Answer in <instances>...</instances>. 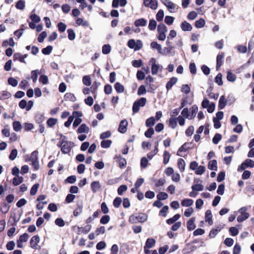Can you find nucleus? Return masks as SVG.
Returning a JSON list of instances; mask_svg holds the SVG:
<instances>
[{"instance_id": "nucleus-1", "label": "nucleus", "mask_w": 254, "mask_h": 254, "mask_svg": "<svg viewBox=\"0 0 254 254\" xmlns=\"http://www.w3.org/2000/svg\"><path fill=\"white\" fill-rule=\"evenodd\" d=\"M148 218L147 214L143 213H139L136 214H133L129 216V222L132 223H143L145 222Z\"/></svg>"}, {"instance_id": "nucleus-2", "label": "nucleus", "mask_w": 254, "mask_h": 254, "mask_svg": "<svg viewBox=\"0 0 254 254\" xmlns=\"http://www.w3.org/2000/svg\"><path fill=\"white\" fill-rule=\"evenodd\" d=\"M74 143L71 141H68L64 139H62L60 144L61 151L64 154L69 153L71 150L72 147L73 146Z\"/></svg>"}, {"instance_id": "nucleus-3", "label": "nucleus", "mask_w": 254, "mask_h": 254, "mask_svg": "<svg viewBox=\"0 0 254 254\" xmlns=\"http://www.w3.org/2000/svg\"><path fill=\"white\" fill-rule=\"evenodd\" d=\"M127 46L134 51H138L142 47V43L140 40H137L136 42L134 39H130L128 41Z\"/></svg>"}, {"instance_id": "nucleus-4", "label": "nucleus", "mask_w": 254, "mask_h": 254, "mask_svg": "<svg viewBox=\"0 0 254 254\" xmlns=\"http://www.w3.org/2000/svg\"><path fill=\"white\" fill-rule=\"evenodd\" d=\"M143 4L152 9H156L158 7V1L157 0H143Z\"/></svg>"}, {"instance_id": "nucleus-5", "label": "nucleus", "mask_w": 254, "mask_h": 254, "mask_svg": "<svg viewBox=\"0 0 254 254\" xmlns=\"http://www.w3.org/2000/svg\"><path fill=\"white\" fill-rule=\"evenodd\" d=\"M151 62L152 63L151 66V73L153 75L157 74L159 69H162V66L156 64V60L154 58H151Z\"/></svg>"}, {"instance_id": "nucleus-6", "label": "nucleus", "mask_w": 254, "mask_h": 254, "mask_svg": "<svg viewBox=\"0 0 254 254\" xmlns=\"http://www.w3.org/2000/svg\"><path fill=\"white\" fill-rule=\"evenodd\" d=\"M73 115L77 116V117L75 119L72 125L73 127L74 128L78 127L82 122L81 119L80 118V117L82 116V113L78 111H74Z\"/></svg>"}, {"instance_id": "nucleus-7", "label": "nucleus", "mask_w": 254, "mask_h": 254, "mask_svg": "<svg viewBox=\"0 0 254 254\" xmlns=\"http://www.w3.org/2000/svg\"><path fill=\"white\" fill-rule=\"evenodd\" d=\"M127 125L128 122L126 119L121 121L119 124L118 131L122 133H125L127 130Z\"/></svg>"}, {"instance_id": "nucleus-8", "label": "nucleus", "mask_w": 254, "mask_h": 254, "mask_svg": "<svg viewBox=\"0 0 254 254\" xmlns=\"http://www.w3.org/2000/svg\"><path fill=\"white\" fill-rule=\"evenodd\" d=\"M40 237L38 235L33 236L30 241V246L33 249H36L38 243L40 242Z\"/></svg>"}, {"instance_id": "nucleus-9", "label": "nucleus", "mask_w": 254, "mask_h": 254, "mask_svg": "<svg viewBox=\"0 0 254 254\" xmlns=\"http://www.w3.org/2000/svg\"><path fill=\"white\" fill-rule=\"evenodd\" d=\"M195 219V217H192L187 222V227L189 231H192L195 228L196 226L194 224Z\"/></svg>"}, {"instance_id": "nucleus-10", "label": "nucleus", "mask_w": 254, "mask_h": 254, "mask_svg": "<svg viewBox=\"0 0 254 254\" xmlns=\"http://www.w3.org/2000/svg\"><path fill=\"white\" fill-rule=\"evenodd\" d=\"M178 81V78L175 77H173L170 78L169 81L167 82L166 85V88L167 91H169L172 88L173 86L175 85Z\"/></svg>"}, {"instance_id": "nucleus-11", "label": "nucleus", "mask_w": 254, "mask_h": 254, "mask_svg": "<svg viewBox=\"0 0 254 254\" xmlns=\"http://www.w3.org/2000/svg\"><path fill=\"white\" fill-rule=\"evenodd\" d=\"M180 26H181L182 30L184 31H190L192 29V27L191 24H190L189 23H188L186 21H183L181 24Z\"/></svg>"}, {"instance_id": "nucleus-12", "label": "nucleus", "mask_w": 254, "mask_h": 254, "mask_svg": "<svg viewBox=\"0 0 254 254\" xmlns=\"http://www.w3.org/2000/svg\"><path fill=\"white\" fill-rule=\"evenodd\" d=\"M101 188V185L99 181H93L91 184V189L94 193H96Z\"/></svg>"}, {"instance_id": "nucleus-13", "label": "nucleus", "mask_w": 254, "mask_h": 254, "mask_svg": "<svg viewBox=\"0 0 254 254\" xmlns=\"http://www.w3.org/2000/svg\"><path fill=\"white\" fill-rule=\"evenodd\" d=\"M191 142L185 143L178 150L177 155L179 156H183L180 153L182 152H185L190 147L188 146L189 145H191Z\"/></svg>"}, {"instance_id": "nucleus-14", "label": "nucleus", "mask_w": 254, "mask_h": 254, "mask_svg": "<svg viewBox=\"0 0 254 254\" xmlns=\"http://www.w3.org/2000/svg\"><path fill=\"white\" fill-rule=\"evenodd\" d=\"M89 128L85 124H81L77 130L78 133H88L89 131Z\"/></svg>"}, {"instance_id": "nucleus-15", "label": "nucleus", "mask_w": 254, "mask_h": 254, "mask_svg": "<svg viewBox=\"0 0 254 254\" xmlns=\"http://www.w3.org/2000/svg\"><path fill=\"white\" fill-rule=\"evenodd\" d=\"M13 58L14 61H18L21 63L26 64V61L22 57V55L20 53H15L14 54Z\"/></svg>"}, {"instance_id": "nucleus-16", "label": "nucleus", "mask_w": 254, "mask_h": 254, "mask_svg": "<svg viewBox=\"0 0 254 254\" xmlns=\"http://www.w3.org/2000/svg\"><path fill=\"white\" fill-rule=\"evenodd\" d=\"M212 217V216L211 210H207L205 214V221L207 222L210 225H212L213 223Z\"/></svg>"}, {"instance_id": "nucleus-17", "label": "nucleus", "mask_w": 254, "mask_h": 254, "mask_svg": "<svg viewBox=\"0 0 254 254\" xmlns=\"http://www.w3.org/2000/svg\"><path fill=\"white\" fill-rule=\"evenodd\" d=\"M224 56L223 54H219L216 59V69L218 70L223 64Z\"/></svg>"}, {"instance_id": "nucleus-18", "label": "nucleus", "mask_w": 254, "mask_h": 254, "mask_svg": "<svg viewBox=\"0 0 254 254\" xmlns=\"http://www.w3.org/2000/svg\"><path fill=\"white\" fill-rule=\"evenodd\" d=\"M161 1L169 9H174L175 8V5L170 0H161Z\"/></svg>"}, {"instance_id": "nucleus-19", "label": "nucleus", "mask_w": 254, "mask_h": 254, "mask_svg": "<svg viewBox=\"0 0 254 254\" xmlns=\"http://www.w3.org/2000/svg\"><path fill=\"white\" fill-rule=\"evenodd\" d=\"M136 27L144 26L147 24V20L144 18H140L136 20L134 23Z\"/></svg>"}, {"instance_id": "nucleus-20", "label": "nucleus", "mask_w": 254, "mask_h": 254, "mask_svg": "<svg viewBox=\"0 0 254 254\" xmlns=\"http://www.w3.org/2000/svg\"><path fill=\"white\" fill-rule=\"evenodd\" d=\"M227 104V101L225 99V96L222 95L219 100L218 108L219 109H223L225 108Z\"/></svg>"}, {"instance_id": "nucleus-21", "label": "nucleus", "mask_w": 254, "mask_h": 254, "mask_svg": "<svg viewBox=\"0 0 254 254\" xmlns=\"http://www.w3.org/2000/svg\"><path fill=\"white\" fill-rule=\"evenodd\" d=\"M45 116L44 114H42L40 113H38L35 115V120L37 124H42V123L45 120Z\"/></svg>"}, {"instance_id": "nucleus-22", "label": "nucleus", "mask_w": 254, "mask_h": 254, "mask_svg": "<svg viewBox=\"0 0 254 254\" xmlns=\"http://www.w3.org/2000/svg\"><path fill=\"white\" fill-rule=\"evenodd\" d=\"M114 88L117 91V92L119 93H121L124 92L125 88L124 86L120 82H116L115 84Z\"/></svg>"}, {"instance_id": "nucleus-23", "label": "nucleus", "mask_w": 254, "mask_h": 254, "mask_svg": "<svg viewBox=\"0 0 254 254\" xmlns=\"http://www.w3.org/2000/svg\"><path fill=\"white\" fill-rule=\"evenodd\" d=\"M217 161L213 160L208 162V168L211 170L216 171L217 169Z\"/></svg>"}, {"instance_id": "nucleus-24", "label": "nucleus", "mask_w": 254, "mask_h": 254, "mask_svg": "<svg viewBox=\"0 0 254 254\" xmlns=\"http://www.w3.org/2000/svg\"><path fill=\"white\" fill-rule=\"evenodd\" d=\"M156 241L153 238H148L145 242L144 247L151 248L155 245Z\"/></svg>"}, {"instance_id": "nucleus-25", "label": "nucleus", "mask_w": 254, "mask_h": 254, "mask_svg": "<svg viewBox=\"0 0 254 254\" xmlns=\"http://www.w3.org/2000/svg\"><path fill=\"white\" fill-rule=\"evenodd\" d=\"M23 181V178L22 177L17 176L13 178L12 184L14 186H16L21 184Z\"/></svg>"}, {"instance_id": "nucleus-26", "label": "nucleus", "mask_w": 254, "mask_h": 254, "mask_svg": "<svg viewBox=\"0 0 254 254\" xmlns=\"http://www.w3.org/2000/svg\"><path fill=\"white\" fill-rule=\"evenodd\" d=\"M155 123V119L153 117L149 118L146 120L145 125L147 127H151Z\"/></svg>"}, {"instance_id": "nucleus-27", "label": "nucleus", "mask_w": 254, "mask_h": 254, "mask_svg": "<svg viewBox=\"0 0 254 254\" xmlns=\"http://www.w3.org/2000/svg\"><path fill=\"white\" fill-rule=\"evenodd\" d=\"M193 201L191 199L185 198L181 202V204L183 206L189 207L193 204Z\"/></svg>"}, {"instance_id": "nucleus-28", "label": "nucleus", "mask_w": 254, "mask_h": 254, "mask_svg": "<svg viewBox=\"0 0 254 254\" xmlns=\"http://www.w3.org/2000/svg\"><path fill=\"white\" fill-rule=\"evenodd\" d=\"M185 162L184 159L182 158L179 159L178 161V166L181 172L184 171L185 169Z\"/></svg>"}, {"instance_id": "nucleus-29", "label": "nucleus", "mask_w": 254, "mask_h": 254, "mask_svg": "<svg viewBox=\"0 0 254 254\" xmlns=\"http://www.w3.org/2000/svg\"><path fill=\"white\" fill-rule=\"evenodd\" d=\"M64 99L65 101H70L74 102L76 98L74 94L71 93H66L64 96Z\"/></svg>"}, {"instance_id": "nucleus-30", "label": "nucleus", "mask_w": 254, "mask_h": 254, "mask_svg": "<svg viewBox=\"0 0 254 254\" xmlns=\"http://www.w3.org/2000/svg\"><path fill=\"white\" fill-rule=\"evenodd\" d=\"M169 127L172 128L174 129L177 126V118L171 117L169 120Z\"/></svg>"}, {"instance_id": "nucleus-31", "label": "nucleus", "mask_w": 254, "mask_h": 254, "mask_svg": "<svg viewBox=\"0 0 254 254\" xmlns=\"http://www.w3.org/2000/svg\"><path fill=\"white\" fill-rule=\"evenodd\" d=\"M227 79L230 82H234L236 79V75L231 71H228L227 72Z\"/></svg>"}, {"instance_id": "nucleus-32", "label": "nucleus", "mask_w": 254, "mask_h": 254, "mask_svg": "<svg viewBox=\"0 0 254 254\" xmlns=\"http://www.w3.org/2000/svg\"><path fill=\"white\" fill-rule=\"evenodd\" d=\"M11 96V94L7 91H3L0 92V100L8 99Z\"/></svg>"}, {"instance_id": "nucleus-33", "label": "nucleus", "mask_w": 254, "mask_h": 254, "mask_svg": "<svg viewBox=\"0 0 254 254\" xmlns=\"http://www.w3.org/2000/svg\"><path fill=\"white\" fill-rule=\"evenodd\" d=\"M180 214H176L173 217L167 219L166 222L168 224H173L180 218Z\"/></svg>"}, {"instance_id": "nucleus-34", "label": "nucleus", "mask_w": 254, "mask_h": 254, "mask_svg": "<svg viewBox=\"0 0 254 254\" xmlns=\"http://www.w3.org/2000/svg\"><path fill=\"white\" fill-rule=\"evenodd\" d=\"M157 31L158 33H166L167 31V28L165 24L161 23L158 25Z\"/></svg>"}, {"instance_id": "nucleus-35", "label": "nucleus", "mask_w": 254, "mask_h": 254, "mask_svg": "<svg viewBox=\"0 0 254 254\" xmlns=\"http://www.w3.org/2000/svg\"><path fill=\"white\" fill-rule=\"evenodd\" d=\"M205 24V20L203 18H200L195 22L194 25L197 28H201L204 27Z\"/></svg>"}, {"instance_id": "nucleus-36", "label": "nucleus", "mask_w": 254, "mask_h": 254, "mask_svg": "<svg viewBox=\"0 0 254 254\" xmlns=\"http://www.w3.org/2000/svg\"><path fill=\"white\" fill-rule=\"evenodd\" d=\"M151 47L153 49H156L159 54H161V53H162L161 46L160 44H158L157 42L155 41L151 42Z\"/></svg>"}, {"instance_id": "nucleus-37", "label": "nucleus", "mask_w": 254, "mask_h": 254, "mask_svg": "<svg viewBox=\"0 0 254 254\" xmlns=\"http://www.w3.org/2000/svg\"><path fill=\"white\" fill-rule=\"evenodd\" d=\"M112 142L111 140H103L101 142V146L103 148H108L111 146Z\"/></svg>"}, {"instance_id": "nucleus-38", "label": "nucleus", "mask_w": 254, "mask_h": 254, "mask_svg": "<svg viewBox=\"0 0 254 254\" xmlns=\"http://www.w3.org/2000/svg\"><path fill=\"white\" fill-rule=\"evenodd\" d=\"M111 50V47L109 44L104 45L102 47V52L103 54H109Z\"/></svg>"}, {"instance_id": "nucleus-39", "label": "nucleus", "mask_w": 254, "mask_h": 254, "mask_svg": "<svg viewBox=\"0 0 254 254\" xmlns=\"http://www.w3.org/2000/svg\"><path fill=\"white\" fill-rule=\"evenodd\" d=\"M83 83L86 86H90L91 84V78L89 75H85L82 78Z\"/></svg>"}, {"instance_id": "nucleus-40", "label": "nucleus", "mask_w": 254, "mask_h": 254, "mask_svg": "<svg viewBox=\"0 0 254 254\" xmlns=\"http://www.w3.org/2000/svg\"><path fill=\"white\" fill-rule=\"evenodd\" d=\"M168 197V194L165 192H160L157 195V198L159 200H165Z\"/></svg>"}, {"instance_id": "nucleus-41", "label": "nucleus", "mask_w": 254, "mask_h": 254, "mask_svg": "<svg viewBox=\"0 0 254 254\" xmlns=\"http://www.w3.org/2000/svg\"><path fill=\"white\" fill-rule=\"evenodd\" d=\"M39 73V71L38 69L34 70L31 71V78L32 79L34 83H35L37 81Z\"/></svg>"}, {"instance_id": "nucleus-42", "label": "nucleus", "mask_w": 254, "mask_h": 254, "mask_svg": "<svg viewBox=\"0 0 254 254\" xmlns=\"http://www.w3.org/2000/svg\"><path fill=\"white\" fill-rule=\"evenodd\" d=\"M12 126L13 129L15 131H19L22 128L21 123L19 121H14L12 123Z\"/></svg>"}, {"instance_id": "nucleus-43", "label": "nucleus", "mask_w": 254, "mask_h": 254, "mask_svg": "<svg viewBox=\"0 0 254 254\" xmlns=\"http://www.w3.org/2000/svg\"><path fill=\"white\" fill-rule=\"evenodd\" d=\"M215 82L219 86L222 85V74L221 73H219L216 75V76L215 78Z\"/></svg>"}, {"instance_id": "nucleus-44", "label": "nucleus", "mask_w": 254, "mask_h": 254, "mask_svg": "<svg viewBox=\"0 0 254 254\" xmlns=\"http://www.w3.org/2000/svg\"><path fill=\"white\" fill-rule=\"evenodd\" d=\"M170 154L167 151H165L163 153V163L166 165L169 161L170 158Z\"/></svg>"}, {"instance_id": "nucleus-45", "label": "nucleus", "mask_w": 254, "mask_h": 254, "mask_svg": "<svg viewBox=\"0 0 254 254\" xmlns=\"http://www.w3.org/2000/svg\"><path fill=\"white\" fill-rule=\"evenodd\" d=\"M78 229L80 230L79 231H81L82 233L87 234L90 231L91 229V225L88 224L84 227H78Z\"/></svg>"}, {"instance_id": "nucleus-46", "label": "nucleus", "mask_w": 254, "mask_h": 254, "mask_svg": "<svg viewBox=\"0 0 254 254\" xmlns=\"http://www.w3.org/2000/svg\"><path fill=\"white\" fill-rule=\"evenodd\" d=\"M156 26L157 22L154 19H152L150 20L148 25V28L149 30L152 31L154 30L156 28Z\"/></svg>"}, {"instance_id": "nucleus-47", "label": "nucleus", "mask_w": 254, "mask_h": 254, "mask_svg": "<svg viewBox=\"0 0 254 254\" xmlns=\"http://www.w3.org/2000/svg\"><path fill=\"white\" fill-rule=\"evenodd\" d=\"M68 33V38L69 40L72 41L75 38V33L72 29H68L67 30Z\"/></svg>"}, {"instance_id": "nucleus-48", "label": "nucleus", "mask_w": 254, "mask_h": 254, "mask_svg": "<svg viewBox=\"0 0 254 254\" xmlns=\"http://www.w3.org/2000/svg\"><path fill=\"white\" fill-rule=\"evenodd\" d=\"M191 189L194 191H202L203 190L204 187L201 184H194L191 187Z\"/></svg>"}, {"instance_id": "nucleus-49", "label": "nucleus", "mask_w": 254, "mask_h": 254, "mask_svg": "<svg viewBox=\"0 0 254 254\" xmlns=\"http://www.w3.org/2000/svg\"><path fill=\"white\" fill-rule=\"evenodd\" d=\"M57 119L55 118H50L47 121V124L49 127H53L57 123Z\"/></svg>"}, {"instance_id": "nucleus-50", "label": "nucleus", "mask_w": 254, "mask_h": 254, "mask_svg": "<svg viewBox=\"0 0 254 254\" xmlns=\"http://www.w3.org/2000/svg\"><path fill=\"white\" fill-rule=\"evenodd\" d=\"M16 8L20 10H23L25 8V2L23 0H18L15 5Z\"/></svg>"}, {"instance_id": "nucleus-51", "label": "nucleus", "mask_w": 254, "mask_h": 254, "mask_svg": "<svg viewBox=\"0 0 254 254\" xmlns=\"http://www.w3.org/2000/svg\"><path fill=\"white\" fill-rule=\"evenodd\" d=\"M53 50V47L52 46H48L47 47L43 48L42 50V53L45 55H48L50 54Z\"/></svg>"}, {"instance_id": "nucleus-52", "label": "nucleus", "mask_w": 254, "mask_h": 254, "mask_svg": "<svg viewBox=\"0 0 254 254\" xmlns=\"http://www.w3.org/2000/svg\"><path fill=\"white\" fill-rule=\"evenodd\" d=\"M205 171V167L203 166H199L197 167L196 170L195 171V173L196 175H201L203 174Z\"/></svg>"}, {"instance_id": "nucleus-53", "label": "nucleus", "mask_w": 254, "mask_h": 254, "mask_svg": "<svg viewBox=\"0 0 254 254\" xmlns=\"http://www.w3.org/2000/svg\"><path fill=\"white\" fill-rule=\"evenodd\" d=\"M39 187V184L36 183L34 184L31 188L30 190V194L31 195H34L36 194L38 189Z\"/></svg>"}, {"instance_id": "nucleus-54", "label": "nucleus", "mask_w": 254, "mask_h": 254, "mask_svg": "<svg viewBox=\"0 0 254 254\" xmlns=\"http://www.w3.org/2000/svg\"><path fill=\"white\" fill-rule=\"evenodd\" d=\"M164 11L162 9H160L156 14V18L158 21H161L164 17Z\"/></svg>"}, {"instance_id": "nucleus-55", "label": "nucleus", "mask_w": 254, "mask_h": 254, "mask_svg": "<svg viewBox=\"0 0 254 254\" xmlns=\"http://www.w3.org/2000/svg\"><path fill=\"white\" fill-rule=\"evenodd\" d=\"M7 81L8 83L13 87H15L18 84L17 80L12 77H9Z\"/></svg>"}, {"instance_id": "nucleus-56", "label": "nucleus", "mask_w": 254, "mask_h": 254, "mask_svg": "<svg viewBox=\"0 0 254 254\" xmlns=\"http://www.w3.org/2000/svg\"><path fill=\"white\" fill-rule=\"evenodd\" d=\"M148 163V159L145 157H143L141 158L140 160V166L142 168H145Z\"/></svg>"}, {"instance_id": "nucleus-57", "label": "nucleus", "mask_w": 254, "mask_h": 254, "mask_svg": "<svg viewBox=\"0 0 254 254\" xmlns=\"http://www.w3.org/2000/svg\"><path fill=\"white\" fill-rule=\"evenodd\" d=\"M173 48L174 47L172 46H168L167 47H165L162 50V53H161V54H162L163 55H166L170 53Z\"/></svg>"}, {"instance_id": "nucleus-58", "label": "nucleus", "mask_w": 254, "mask_h": 254, "mask_svg": "<svg viewBox=\"0 0 254 254\" xmlns=\"http://www.w3.org/2000/svg\"><path fill=\"white\" fill-rule=\"evenodd\" d=\"M221 138L222 135L220 133H216L212 139L213 143L215 144H217Z\"/></svg>"}, {"instance_id": "nucleus-59", "label": "nucleus", "mask_w": 254, "mask_h": 254, "mask_svg": "<svg viewBox=\"0 0 254 254\" xmlns=\"http://www.w3.org/2000/svg\"><path fill=\"white\" fill-rule=\"evenodd\" d=\"M127 189V187L125 185L120 186L118 189V193L120 195H122L124 191H126Z\"/></svg>"}, {"instance_id": "nucleus-60", "label": "nucleus", "mask_w": 254, "mask_h": 254, "mask_svg": "<svg viewBox=\"0 0 254 254\" xmlns=\"http://www.w3.org/2000/svg\"><path fill=\"white\" fill-rule=\"evenodd\" d=\"M146 90L144 85H140L138 88L137 94L139 96L144 95L146 93Z\"/></svg>"}, {"instance_id": "nucleus-61", "label": "nucleus", "mask_w": 254, "mask_h": 254, "mask_svg": "<svg viewBox=\"0 0 254 254\" xmlns=\"http://www.w3.org/2000/svg\"><path fill=\"white\" fill-rule=\"evenodd\" d=\"M154 133V130L152 127H149L144 133L145 136L147 138H151Z\"/></svg>"}, {"instance_id": "nucleus-62", "label": "nucleus", "mask_w": 254, "mask_h": 254, "mask_svg": "<svg viewBox=\"0 0 254 254\" xmlns=\"http://www.w3.org/2000/svg\"><path fill=\"white\" fill-rule=\"evenodd\" d=\"M57 26H58V30L61 33L64 32L66 28V24H65L64 23L62 22H59Z\"/></svg>"}, {"instance_id": "nucleus-63", "label": "nucleus", "mask_w": 254, "mask_h": 254, "mask_svg": "<svg viewBox=\"0 0 254 254\" xmlns=\"http://www.w3.org/2000/svg\"><path fill=\"white\" fill-rule=\"evenodd\" d=\"M47 32L46 31H43L39 34V35L37 38L38 41L39 43L43 42L44 41L45 38L47 37Z\"/></svg>"}, {"instance_id": "nucleus-64", "label": "nucleus", "mask_w": 254, "mask_h": 254, "mask_svg": "<svg viewBox=\"0 0 254 254\" xmlns=\"http://www.w3.org/2000/svg\"><path fill=\"white\" fill-rule=\"evenodd\" d=\"M122 198L120 197H116L113 201V205L116 208H118L122 202Z\"/></svg>"}]
</instances>
